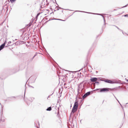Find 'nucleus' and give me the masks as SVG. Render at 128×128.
<instances>
[{
	"mask_svg": "<svg viewBox=\"0 0 128 128\" xmlns=\"http://www.w3.org/2000/svg\"><path fill=\"white\" fill-rule=\"evenodd\" d=\"M6 42V41H5L0 46V51L4 48L5 46V44Z\"/></svg>",
	"mask_w": 128,
	"mask_h": 128,
	"instance_id": "20e7f679",
	"label": "nucleus"
},
{
	"mask_svg": "<svg viewBox=\"0 0 128 128\" xmlns=\"http://www.w3.org/2000/svg\"><path fill=\"white\" fill-rule=\"evenodd\" d=\"M78 102H75L74 103V106L73 108H76V109H77L78 107Z\"/></svg>",
	"mask_w": 128,
	"mask_h": 128,
	"instance_id": "39448f33",
	"label": "nucleus"
},
{
	"mask_svg": "<svg viewBox=\"0 0 128 128\" xmlns=\"http://www.w3.org/2000/svg\"><path fill=\"white\" fill-rule=\"evenodd\" d=\"M126 6H126H123L122 8H124V7H125Z\"/></svg>",
	"mask_w": 128,
	"mask_h": 128,
	"instance_id": "4be33fe9",
	"label": "nucleus"
},
{
	"mask_svg": "<svg viewBox=\"0 0 128 128\" xmlns=\"http://www.w3.org/2000/svg\"><path fill=\"white\" fill-rule=\"evenodd\" d=\"M76 12H86V13H89V14H92V13H90V12H83V11H76Z\"/></svg>",
	"mask_w": 128,
	"mask_h": 128,
	"instance_id": "f8f14e48",
	"label": "nucleus"
},
{
	"mask_svg": "<svg viewBox=\"0 0 128 128\" xmlns=\"http://www.w3.org/2000/svg\"><path fill=\"white\" fill-rule=\"evenodd\" d=\"M115 26L116 27L118 30H120V31H122V30H120L118 28L117 26Z\"/></svg>",
	"mask_w": 128,
	"mask_h": 128,
	"instance_id": "ddd939ff",
	"label": "nucleus"
},
{
	"mask_svg": "<svg viewBox=\"0 0 128 128\" xmlns=\"http://www.w3.org/2000/svg\"><path fill=\"white\" fill-rule=\"evenodd\" d=\"M39 14H40L38 13L37 14V15L36 16V17H37L39 15Z\"/></svg>",
	"mask_w": 128,
	"mask_h": 128,
	"instance_id": "a211bd4d",
	"label": "nucleus"
},
{
	"mask_svg": "<svg viewBox=\"0 0 128 128\" xmlns=\"http://www.w3.org/2000/svg\"><path fill=\"white\" fill-rule=\"evenodd\" d=\"M2 121L4 122V120H2Z\"/></svg>",
	"mask_w": 128,
	"mask_h": 128,
	"instance_id": "b1692460",
	"label": "nucleus"
},
{
	"mask_svg": "<svg viewBox=\"0 0 128 128\" xmlns=\"http://www.w3.org/2000/svg\"><path fill=\"white\" fill-rule=\"evenodd\" d=\"M128 16V14H126V15H124V16L125 17H126V16Z\"/></svg>",
	"mask_w": 128,
	"mask_h": 128,
	"instance_id": "2eb2a0df",
	"label": "nucleus"
},
{
	"mask_svg": "<svg viewBox=\"0 0 128 128\" xmlns=\"http://www.w3.org/2000/svg\"><path fill=\"white\" fill-rule=\"evenodd\" d=\"M14 97V98H15L14 97H14Z\"/></svg>",
	"mask_w": 128,
	"mask_h": 128,
	"instance_id": "a878e982",
	"label": "nucleus"
},
{
	"mask_svg": "<svg viewBox=\"0 0 128 128\" xmlns=\"http://www.w3.org/2000/svg\"><path fill=\"white\" fill-rule=\"evenodd\" d=\"M77 110V109L76 108H74L72 109L71 113L70 114H73L74 112Z\"/></svg>",
	"mask_w": 128,
	"mask_h": 128,
	"instance_id": "6e6552de",
	"label": "nucleus"
},
{
	"mask_svg": "<svg viewBox=\"0 0 128 128\" xmlns=\"http://www.w3.org/2000/svg\"><path fill=\"white\" fill-rule=\"evenodd\" d=\"M98 14V15H100V14Z\"/></svg>",
	"mask_w": 128,
	"mask_h": 128,
	"instance_id": "5701e85b",
	"label": "nucleus"
},
{
	"mask_svg": "<svg viewBox=\"0 0 128 128\" xmlns=\"http://www.w3.org/2000/svg\"><path fill=\"white\" fill-rule=\"evenodd\" d=\"M48 3L47 2V0H43L41 6V8H44L48 6Z\"/></svg>",
	"mask_w": 128,
	"mask_h": 128,
	"instance_id": "f257e3e1",
	"label": "nucleus"
},
{
	"mask_svg": "<svg viewBox=\"0 0 128 128\" xmlns=\"http://www.w3.org/2000/svg\"><path fill=\"white\" fill-rule=\"evenodd\" d=\"M0 104L1 105V111L2 112L3 111V107L2 106V105L0 103Z\"/></svg>",
	"mask_w": 128,
	"mask_h": 128,
	"instance_id": "9d476101",
	"label": "nucleus"
},
{
	"mask_svg": "<svg viewBox=\"0 0 128 128\" xmlns=\"http://www.w3.org/2000/svg\"><path fill=\"white\" fill-rule=\"evenodd\" d=\"M90 92H89L85 94L82 96V98L84 99L86 98L87 96L90 94Z\"/></svg>",
	"mask_w": 128,
	"mask_h": 128,
	"instance_id": "7ed1b4c3",
	"label": "nucleus"
},
{
	"mask_svg": "<svg viewBox=\"0 0 128 128\" xmlns=\"http://www.w3.org/2000/svg\"><path fill=\"white\" fill-rule=\"evenodd\" d=\"M114 97H115V98H116V100L118 101V102H119V101L117 99V98H116V97L115 96H114Z\"/></svg>",
	"mask_w": 128,
	"mask_h": 128,
	"instance_id": "f3484780",
	"label": "nucleus"
},
{
	"mask_svg": "<svg viewBox=\"0 0 128 128\" xmlns=\"http://www.w3.org/2000/svg\"><path fill=\"white\" fill-rule=\"evenodd\" d=\"M52 110V108L51 107H50L47 108L46 110L48 111H50Z\"/></svg>",
	"mask_w": 128,
	"mask_h": 128,
	"instance_id": "1a4fd4ad",
	"label": "nucleus"
},
{
	"mask_svg": "<svg viewBox=\"0 0 128 128\" xmlns=\"http://www.w3.org/2000/svg\"><path fill=\"white\" fill-rule=\"evenodd\" d=\"M108 89V88H103L97 89V90H100L99 92H108L109 91Z\"/></svg>",
	"mask_w": 128,
	"mask_h": 128,
	"instance_id": "f03ea898",
	"label": "nucleus"
},
{
	"mask_svg": "<svg viewBox=\"0 0 128 128\" xmlns=\"http://www.w3.org/2000/svg\"><path fill=\"white\" fill-rule=\"evenodd\" d=\"M102 16L103 17V18H104V22H105V19H104V17L103 16Z\"/></svg>",
	"mask_w": 128,
	"mask_h": 128,
	"instance_id": "dca6fc26",
	"label": "nucleus"
},
{
	"mask_svg": "<svg viewBox=\"0 0 128 128\" xmlns=\"http://www.w3.org/2000/svg\"><path fill=\"white\" fill-rule=\"evenodd\" d=\"M105 82H106L109 83L111 84H113L114 82L112 81L107 79L104 81Z\"/></svg>",
	"mask_w": 128,
	"mask_h": 128,
	"instance_id": "0eeeda50",
	"label": "nucleus"
},
{
	"mask_svg": "<svg viewBox=\"0 0 128 128\" xmlns=\"http://www.w3.org/2000/svg\"><path fill=\"white\" fill-rule=\"evenodd\" d=\"M11 43V41H9L8 42V44H10Z\"/></svg>",
	"mask_w": 128,
	"mask_h": 128,
	"instance_id": "4468645a",
	"label": "nucleus"
},
{
	"mask_svg": "<svg viewBox=\"0 0 128 128\" xmlns=\"http://www.w3.org/2000/svg\"><path fill=\"white\" fill-rule=\"evenodd\" d=\"M97 80V78H92L90 79V80L92 82H94Z\"/></svg>",
	"mask_w": 128,
	"mask_h": 128,
	"instance_id": "423d86ee",
	"label": "nucleus"
},
{
	"mask_svg": "<svg viewBox=\"0 0 128 128\" xmlns=\"http://www.w3.org/2000/svg\"><path fill=\"white\" fill-rule=\"evenodd\" d=\"M25 92H24V94H25Z\"/></svg>",
	"mask_w": 128,
	"mask_h": 128,
	"instance_id": "393cba45",
	"label": "nucleus"
},
{
	"mask_svg": "<svg viewBox=\"0 0 128 128\" xmlns=\"http://www.w3.org/2000/svg\"><path fill=\"white\" fill-rule=\"evenodd\" d=\"M36 54L34 56V57H33V58H32V59H33V58H34V57H35V56H36Z\"/></svg>",
	"mask_w": 128,
	"mask_h": 128,
	"instance_id": "aec40b11",
	"label": "nucleus"
},
{
	"mask_svg": "<svg viewBox=\"0 0 128 128\" xmlns=\"http://www.w3.org/2000/svg\"><path fill=\"white\" fill-rule=\"evenodd\" d=\"M96 83L97 84H98L99 83V82H96Z\"/></svg>",
	"mask_w": 128,
	"mask_h": 128,
	"instance_id": "6ab92c4d",
	"label": "nucleus"
},
{
	"mask_svg": "<svg viewBox=\"0 0 128 128\" xmlns=\"http://www.w3.org/2000/svg\"><path fill=\"white\" fill-rule=\"evenodd\" d=\"M57 20H62L60 19H57Z\"/></svg>",
	"mask_w": 128,
	"mask_h": 128,
	"instance_id": "412c9836",
	"label": "nucleus"
},
{
	"mask_svg": "<svg viewBox=\"0 0 128 128\" xmlns=\"http://www.w3.org/2000/svg\"><path fill=\"white\" fill-rule=\"evenodd\" d=\"M127 81H128V79Z\"/></svg>",
	"mask_w": 128,
	"mask_h": 128,
	"instance_id": "bb28decb",
	"label": "nucleus"
},
{
	"mask_svg": "<svg viewBox=\"0 0 128 128\" xmlns=\"http://www.w3.org/2000/svg\"><path fill=\"white\" fill-rule=\"evenodd\" d=\"M16 0H10V2L12 3L13 2H14L15 1H16Z\"/></svg>",
	"mask_w": 128,
	"mask_h": 128,
	"instance_id": "9b49d317",
	"label": "nucleus"
}]
</instances>
